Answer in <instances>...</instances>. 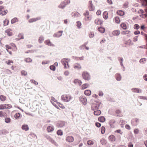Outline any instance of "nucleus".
<instances>
[{
  "label": "nucleus",
  "mask_w": 147,
  "mask_h": 147,
  "mask_svg": "<svg viewBox=\"0 0 147 147\" xmlns=\"http://www.w3.org/2000/svg\"><path fill=\"white\" fill-rule=\"evenodd\" d=\"M61 100L64 102H68L73 100V97L70 94H64L61 96Z\"/></svg>",
  "instance_id": "obj_1"
},
{
  "label": "nucleus",
  "mask_w": 147,
  "mask_h": 147,
  "mask_svg": "<svg viewBox=\"0 0 147 147\" xmlns=\"http://www.w3.org/2000/svg\"><path fill=\"white\" fill-rule=\"evenodd\" d=\"M82 76L83 78L85 80L88 81L90 79V75L87 71H83L82 73Z\"/></svg>",
  "instance_id": "obj_2"
},
{
  "label": "nucleus",
  "mask_w": 147,
  "mask_h": 147,
  "mask_svg": "<svg viewBox=\"0 0 147 147\" xmlns=\"http://www.w3.org/2000/svg\"><path fill=\"white\" fill-rule=\"evenodd\" d=\"M61 63L63 65H64V68L67 69L69 67L68 62L70 61V60L68 58H63L61 60Z\"/></svg>",
  "instance_id": "obj_3"
},
{
  "label": "nucleus",
  "mask_w": 147,
  "mask_h": 147,
  "mask_svg": "<svg viewBox=\"0 0 147 147\" xmlns=\"http://www.w3.org/2000/svg\"><path fill=\"white\" fill-rule=\"evenodd\" d=\"M100 104V102H96V103L92 104L91 107V109L93 111L98 109Z\"/></svg>",
  "instance_id": "obj_4"
},
{
  "label": "nucleus",
  "mask_w": 147,
  "mask_h": 147,
  "mask_svg": "<svg viewBox=\"0 0 147 147\" xmlns=\"http://www.w3.org/2000/svg\"><path fill=\"white\" fill-rule=\"evenodd\" d=\"M79 100L84 105L87 104V99L86 97L83 96H81L79 98Z\"/></svg>",
  "instance_id": "obj_5"
},
{
  "label": "nucleus",
  "mask_w": 147,
  "mask_h": 147,
  "mask_svg": "<svg viewBox=\"0 0 147 147\" xmlns=\"http://www.w3.org/2000/svg\"><path fill=\"white\" fill-rule=\"evenodd\" d=\"M63 32V31H59L57 33L54 34L53 36L55 38H59L62 35Z\"/></svg>",
  "instance_id": "obj_6"
},
{
  "label": "nucleus",
  "mask_w": 147,
  "mask_h": 147,
  "mask_svg": "<svg viewBox=\"0 0 147 147\" xmlns=\"http://www.w3.org/2000/svg\"><path fill=\"white\" fill-rule=\"evenodd\" d=\"M65 122L63 121H59L57 124V127H62L65 126Z\"/></svg>",
  "instance_id": "obj_7"
},
{
  "label": "nucleus",
  "mask_w": 147,
  "mask_h": 147,
  "mask_svg": "<svg viewBox=\"0 0 147 147\" xmlns=\"http://www.w3.org/2000/svg\"><path fill=\"white\" fill-rule=\"evenodd\" d=\"M131 91L134 93H139L142 92V90L138 88H133L131 89Z\"/></svg>",
  "instance_id": "obj_8"
},
{
  "label": "nucleus",
  "mask_w": 147,
  "mask_h": 147,
  "mask_svg": "<svg viewBox=\"0 0 147 147\" xmlns=\"http://www.w3.org/2000/svg\"><path fill=\"white\" fill-rule=\"evenodd\" d=\"M74 67L75 69L77 70L80 69L82 68L81 65L79 63H75L74 65Z\"/></svg>",
  "instance_id": "obj_9"
},
{
  "label": "nucleus",
  "mask_w": 147,
  "mask_h": 147,
  "mask_svg": "<svg viewBox=\"0 0 147 147\" xmlns=\"http://www.w3.org/2000/svg\"><path fill=\"white\" fill-rule=\"evenodd\" d=\"M74 140V137L71 136H67L66 139V141L69 142H72Z\"/></svg>",
  "instance_id": "obj_10"
},
{
  "label": "nucleus",
  "mask_w": 147,
  "mask_h": 147,
  "mask_svg": "<svg viewBox=\"0 0 147 147\" xmlns=\"http://www.w3.org/2000/svg\"><path fill=\"white\" fill-rule=\"evenodd\" d=\"M139 122V119H138L135 118L133 120L131 121V123L134 125H136Z\"/></svg>",
  "instance_id": "obj_11"
},
{
  "label": "nucleus",
  "mask_w": 147,
  "mask_h": 147,
  "mask_svg": "<svg viewBox=\"0 0 147 147\" xmlns=\"http://www.w3.org/2000/svg\"><path fill=\"white\" fill-rule=\"evenodd\" d=\"M45 43L46 45L49 46L54 47L55 46L49 40H46L45 42Z\"/></svg>",
  "instance_id": "obj_12"
},
{
  "label": "nucleus",
  "mask_w": 147,
  "mask_h": 147,
  "mask_svg": "<svg viewBox=\"0 0 147 147\" xmlns=\"http://www.w3.org/2000/svg\"><path fill=\"white\" fill-rule=\"evenodd\" d=\"M102 22L103 21L98 18L96 19L94 21L95 23L97 25H101Z\"/></svg>",
  "instance_id": "obj_13"
},
{
  "label": "nucleus",
  "mask_w": 147,
  "mask_h": 147,
  "mask_svg": "<svg viewBox=\"0 0 147 147\" xmlns=\"http://www.w3.org/2000/svg\"><path fill=\"white\" fill-rule=\"evenodd\" d=\"M5 32L9 36H11L13 34L12 30L11 29L9 28L5 31Z\"/></svg>",
  "instance_id": "obj_14"
},
{
  "label": "nucleus",
  "mask_w": 147,
  "mask_h": 147,
  "mask_svg": "<svg viewBox=\"0 0 147 147\" xmlns=\"http://www.w3.org/2000/svg\"><path fill=\"white\" fill-rule=\"evenodd\" d=\"M125 44L129 46L132 45H134V43L132 42V41L130 39L128 40L127 41L125 42Z\"/></svg>",
  "instance_id": "obj_15"
},
{
  "label": "nucleus",
  "mask_w": 147,
  "mask_h": 147,
  "mask_svg": "<svg viewBox=\"0 0 147 147\" xmlns=\"http://www.w3.org/2000/svg\"><path fill=\"white\" fill-rule=\"evenodd\" d=\"M74 83L76 84H78L80 86H81L82 83L81 80H79L78 79H75L74 81Z\"/></svg>",
  "instance_id": "obj_16"
},
{
  "label": "nucleus",
  "mask_w": 147,
  "mask_h": 147,
  "mask_svg": "<svg viewBox=\"0 0 147 147\" xmlns=\"http://www.w3.org/2000/svg\"><path fill=\"white\" fill-rule=\"evenodd\" d=\"M54 129V128L53 126H48L47 129V131L49 132H51L53 131Z\"/></svg>",
  "instance_id": "obj_17"
},
{
  "label": "nucleus",
  "mask_w": 147,
  "mask_h": 147,
  "mask_svg": "<svg viewBox=\"0 0 147 147\" xmlns=\"http://www.w3.org/2000/svg\"><path fill=\"white\" fill-rule=\"evenodd\" d=\"M109 139L111 142H114L116 140L115 137L113 135H110L108 138Z\"/></svg>",
  "instance_id": "obj_18"
},
{
  "label": "nucleus",
  "mask_w": 147,
  "mask_h": 147,
  "mask_svg": "<svg viewBox=\"0 0 147 147\" xmlns=\"http://www.w3.org/2000/svg\"><path fill=\"white\" fill-rule=\"evenodd\" d=\"M115 77L116 80L118 81H120L121 79V76L120 74H116L115 75Z\"/></svg>",
  "instance_id": "obj_19"
},
{
  "label": "nucleus",
  "mask_w": 147,
  "mask_h": 147,
  "mask_svg": "<svg viewBox=\"0 0 147 147\" xmlns=\"http://www.w3.org/2000/svg\"><path fill=\"white\" fill-rule=\"evenodd\" d=\"M89 86V85L87 83L83 84L81 86V88L82 90H84L88 88Z\"/></svg>",
  "instance_id": "obj_20"
},
{
  "label": "nucleus",
  "mask_w": 147,
  "mask_h": 147,
  "mask_svg": "<svg viewBox=\"0 0 147 147\" xmlns=\"http://www.w3.org/2000/svg\"><path fill=\"white\" fill-rule=\"evenodd\" d=\"M65 7L66 6L63 1L61 2L58 6L59 8L61 9H64Z\"/></svg>",
  "instance_id": "obj_21"
},
{
  "label": "nucleus",
  "mask_w": 147,
  "mask_h": 147,
  "mask_svg": "<svg viewBox=\"0 0 147 147\" xmlns=\"http://www.w3.org/2000/svg\"><path fill=\"white\" fill-rule=\"evenodd\" d=\"M7 115L6 113L3 111H0V117H5L7 116Z\"/></svg>",
  "instance_id": "obj_22"
},
{
  "label": "nucleus",
  "mask_w": 147,
  "mask_h": 147,
  "mask_svg": "<svg viewBox=\"0 0 147 147\" xmlns=\"http://www.w3.org/2000/svg\"><path fill=\"white\" fill-rule=\"evenodd\" d=\"M98 30L101 33H103L105 32V29L104 27H100L98 28Z\"/></svg>",
  "instance_id": "obj_23"
},
{
  "label": "nucleus",
  "mask_w": 147,
  "mask_h": 147,
  "mask_svg": "<svg viewBox=\"0 0 147 147\" xmlns=\"http://www.w3.org/2000/svg\"><path fill=\"white\" fill-rule=\"evenodd\" d=\"M120 33V31L118 30H114L112 32V34L114 36H118Z\"/></svg>",
  "instance_id": "obj_24"
},
{
  "label": "nucleus",
  "mask_w": 147,
  "mask_h": 147,
  "mask_svg": "<svg viewBox=\"0 0 147 147\" xmlns=\"http://www.w3.org/2000/svg\"><path fill=\"white\" fill-rule=\"evenodd\" d=\"M91 92L90 90H87L85 91L84 94L87 96H89L91 94Z\"/></svg>",
  "instance_id": "obj_25"
},
{
  "label": "nucleus",
  "mask_w": 147,
  "mask_h": 147,
  "mask_svg": "<svg viewBox=\"0 0 147 147\" xmlns=\"http://www.w3.org/2000/svg\"><path fill=\"white\" fill-rule=\"evenodd\" d=\"M22 129L26 131H27L29 129V127L27 125H24L22 126Z\"/></svg>",
  "instance_id": "obj_26"
},
{
  "label": "nucleus",
  "mask_w": 147,
  "mask_h": 147,
  "mask_svg": "<svg viewBox=\"0 0 147 147\" xmlns=\"http://www.w3.org/2000/svg\"><path fill=\"white\" fill-rule=\"evenodd\" d=\"M99 121L101 122H104L105 121V118L103 116H101L98 118Z\"/></svg>",
  "instance_id": "obj_27"
},
{
  "label": "nucleus",
  "mask_w": 147,
  "mask_h": 147,
  "mask_svg": "<svg viewBox=\"0 0 147 147\" xmlns=\"http://www.w3.org/2000/svg\"><path fill=\"white\" fill-rule=\"evenodd\" d=\"M50 142L56 146L57 147L59 146L58 144H57V143L53 138Z\"/></svg>",
  "instance_id": "obj_28"
},
{
  "label": "nucleus",
  "mask_w": 147,
  "mask_h": 147,
  "mask_svg": "<svg viewBox=\"0 0 147 147\" xmlns=\"http://www.w3.org/2000/svg\"><path fill=\"white\" fill-rule=\"evenodd\" d=\"M88 8L89 9L90 11H94L95 9V7L93 5H89Z\"/></svg>",
  "instance_id": "obj_29"
},
{
  "label": "nucleus",
  "mask_w": 147,
  "mask_h": 147,
  "mask_svg": "<svg viewBox=\"0 0 147 147\" xmlns=\"http://www.w3.org/2000/svg\"><path fill=\"white\" fill-rule=\"evenodd\" d=\"M103 18L105 20L107 19L108 17V13L107 11H105L103 12Z\"/></svg>",
  "instance_id": "obj_30"
},
{
  "label": "nucleus",
  "mask_w": 147,
  "mask_h": 147,
  "mask_svg": "<svg viewBox=\"0 0 147 147\" xmlns=\"http://www.w3.org/2000/svg\"><path fill=\"white\" fill-rule=\"evenodd\" d=\"M94 114L96 115H99L101 113V111L100 110H97L94 111Z\"/></svg>",
  "instance_id": "obj_31"
},
{
  "label": "nucleus",
  "mask_w": 147,
  "mask_h": 147,
  "mask_svg": "<svg viewBox=\"0 0 147 147\" xmlns=\"http://www.w3.org/2000/svg\"><path fill=\"white\" fill-rule=\"evenodd\" d=\"M6 99V97L5 96L3 95H1L0 96V100L2 101H5Z\"/></svg>",
  "instance_id": "obj_32"
},
{
  "label": "nucleus",
  "mask_w": 147,
  "mask_h": 147,
  "mask_svg": "<svg viewBox=\"0 0 147 147\" xmlns=\"http://www.w3.org/2000/svg\"><path fill=\"white\" fill-rule=\"evenodd\" d=\"M117 13L121 16H123L124 15V12L122 10L118 11H117Z\"/></svg>",
  "instance_id": "obj_33"
},
{
  "label": "nucleus",
  "mask_w": 147,
  "mask_h": 147,
  "mask_svg": "<svg viewBox=\"0 0 147 147\" xmlns=\"http://www.w3.org/2000/svg\"><path fill=\"white\" fill-rule=\"evenodd\" d=\"M44 40V37L42 36H41L39 38L38 42L39 43H42Z\"/></svg>",
  "instance_id": "obj_34"
},
{
  "label": "nucleus",
  "mask_w": 147,
  "mask_h": 147,
  "mask_svg": "<svg viewBox=\"0 0 147 147\" xmlns=\"http://www.w3.org/2000/svg\"><path fill=\"white\" fill-rule=\"evenodd\" d=\"M100 142L102 145H105L107 143V141L104 138L101 139L100 140Z\"/></svg>",
  "instance_id": "obj_35"
},
{
  "label": "nucleus",
  "mask_w": 147,
  "mask_h": 147,
  "mask_svg": "<svg viewBox=\"0 0 147 147\" xmlns=\"http://www.w3.org/2000/svg\"><path fill=\"white\" fill-rule=\"evenodd\" d=\"M77 26L78 29H80L81 28L82 24L79 21H77L76 22Z\"/></svg>",
  "instance_id": "obj_36"
},
{
  "label": "nucleus",
  "mask_w": 147,
  "mask_h": 147,
  "mask_svg": "<svg viewBox=\"0 0 147 147\" xmlns=\"http://www.w3.org/2000/svg\"><path fill=\"white\" fill-rule=\"evenodd\" d=\"M73 14V16H74L75 17H78L80 16V14L78 12H74Z\"/></svg>",
  "instance_id": "obj_37"
},
{
  "label": "nucleus",
  "mask_w": 147,
  "mask_h": 147,
  "mask_svg": "<svg viewBox=\"0 0 147 147\" xmlns=\"http://www.w3.org/2000/svg\"><path fill=\"white\" fill-rule=\"evenodd\" d=\"M7 10H5L3 11H1L0 13V14L1 16H4L7 13Z\"/></svg>",
  "instance_id": "obj_38"
},
{
  "label": "nucleus",
  "mask_w": 147,
  "mask_h": 147,
  "mask_svg": "<svg viewBox=\"0 0 147 147\" xmlns=\"http://www.w3.org/2000/svg\"><path fill=\"white\" fill-rule=\"evenodd\" d=\"M18 19L16 18H15L12 19L11 20V24H14L17 22H18Z\"/></svg>",
  "instance_id": "obj_39"
},
{
  "label": "nucleus",
  "mask_w": 147,
  "mask_h": 147,
  "mask_svg": "<svg viewBox=\"0 0 147 147\" xmlns=\"http://www.w3.org/2000/svg\"><path fill=\"white\" fill-rule=\"evenodd\" d=\"M115 22L117 24H119L120 22L119 18L118 17H116L115 18Z\"/></svg>",
  "instance_id": "obj_40"
},
{
  "label": "nucleus",
  "mask_w": 147,
  "mask_h": 147,
  "mask_svg": "<svg viewBox=\"0 0 147 147\" xmlns=\"http://www.w3.org/2000/svg\"><path fill=\"white\" fill-rule=\"evenodd\" d=\"M21 73L22 76H26L27 75V72L24 70H22L21 72Z\"/></svg>",
  "instance_id": "obj_41"
},
{
  "label": "nucleus",
  "mask_w": 147,
  "mask_h": 147,
  "mask_svg": "<svg viewBox=\"0 0 147 147\" xmlns=\"http://www.w3.org/2000/svg\"><path fill=\"white\" fill-rule=\"evenodd\" d=\"M146 58H142L140 60V63L144 64L145 63V62L146 61Z\"/></svg>",
  "instance_id": "obj_42"
},
{
  "label": "nucleus",
  "mask_w": 147,
  "mask_h": 147,
  "mask_svg": "<svg viewBox=\"0 0 147 147\" xmlns=\"http://www.w3.org/2000/svg\"><path fill=\"white\" fill-rule=\"evenodd\" d=\"M121 26L123 29H127L126 25L125 23H122L121 24Z\"/></svg>",
  "instance_id": "obj_43"
},
{
  "label": "nucleus",
  "mask_w": 147,
  "mask_h": 147,
  "mask_svg": "<svg viewBox=\"0 0 147 147\" xmlns=\"http://www.w3.org/2000/svg\"><path fill=\"white\" fill-rule=\"evenodd\" d=\"M9 21L8 20L5 19V20H4L3 22L4 23V26H6L8 25Z\"/></svg>",
  "instance_id": "obj_44"
},
{
  "label": "nucleus",
  "mask_w": 147,
  "mask_h": 147,
  "mask_svg": "<svg viewBox=\"0 0 147 147\" xmlns=\"http://www.w3.org/2000/svg\"><path fill=\"white\" fill-rule=\"evenodd\" d=\"M11 121V119L10 118L6 117L5 119V122L7 123H9Z\"/></svg>",
  "instance_id": "obj_45"
},
{
  "label": "nucleus",
  "mask_w": 147,
  "mask_h": 147,
  "mask_svg": "<svg viewBox=\"0 0 147 147\" xmlns=\"http://www.w3.org/2000/svg\"><path fill=\"white\" fill-rule=\"evenodd\" d=\"M128 4L129 3L128 2H125L123 5V8H127L128 7Z\"/></svg>",
  "instance_id": "obj_46"
},
{
  "label": "nucleus",
  "mask_w": 147,
  "mask_h": 147,
  "mask_svg": "<svg viewBox=\"0 0 147 147\" xmlns=\"http://www.w3.org/2000/svg\"><path fill=\"white\" fill-rule=\"evenodd\" d=\"M57 134L59 136H62L63 135V131L61 130H59L57 131Z\"/></svg>",
  "instance_id": "obj_47"
},
{
  "label": "nucleus",
  "mask_w": 147,
  "mask_h": 147,
  "mask_svg": "<svg viewBox=\"0 0 147 147\" xmlns=\"http://www.w3.org/2000/svg\"><path fill=\"white\" fill-rule=\"evenodd\" d=\"M65 5L66 6V5L70 3V0H65L63 1Z\"/></svg>",
  "instance_id": "obj_48"
},
{
  "label": "nucleus",
  "mask_w": 147,
  "mask_h": 147,
  "mask_svg": "<svg viewBox=\"0 0 147 147\" xmlns=\"http://www.w3.org/2000/svg\"><path fill=\"white\" fill-rule=\"evenodd\" d=\"M20 113H17L15 114L14 117L16 119H17L19 118V117H20Z\"/></svg>",
  "instance_id": "obj_49"
},
{
  "label": "nucleus",
  "mask_w": 147,
  "mask_h": 147,
  "mask_svg": "<svg viewBox=\"0 0 147 147\" xmlns=\"http://www.w3.org/2000/svg\"><path fill=\"white\" fill-rule=\"evenodd\" d=\"M18 38L19 40L24 39L23 35L21 34H20L18 35Z\"/></svg>",
  "instance_id": "obj_50"
},
{
  "label": "nucleus",
  "mask_w": 147,
  "mask_h": 147,
  "mask_svg": "<svg viewBox=\"0 0 147 147\" xmlns=\"http://www.w3.org/2000/svg\"><path fill=\"white\" fill-rule=\"evenodd\" d=\"M5 106V104L0 105V110H2L4 109H5L6 107Z\"/></svg>",
  "instance_id": "obj_51"
},
{
  "label": "nucleus",
  "mask_w": 147,
  "mask_h": 147,
  "mask_svg": "<svg viewBox=\"0 0 147 147\" xmlns=\"http://www.w3.org/2000/svg\"><path fill=\"white\" fill-rule=\"evenodd\" d=\"M6 49L7 51L9 50V49H11V47L9 45H7L5 46Z\"/></svg>",
  "instance_id": "obj_52"
},
{
  "label": "nucleus",
  "mask_w": 147,
  "mask_h": 147,
  "mask_svg": "<svg viewBox=\"0 0 147 147\" xmlns=\"http://www.w3.org/2000/svg\"><path fill=\"white\" fill-rule=\"evenodd\" d=\"M50 69L51 70H52L53 71H54L55 70V66L54 65H51L50 66Z\"/></svg>",
  "instance_id": "obj_53"
},
{
  "label": "nucleus",
  "mask_w": 147,
  "mask_h": 147,
  "mask_svg": "<svg viewBox=\"0 0 147 147\" xmlns=\"http://www.w3.org/2000/svg\"><path fill=\"white\" fill-rule=\"evenodd\" d=\"M6 108L5 109H10L12 107L11 105L9 104H5Z\"/></svg>",
  "instance_id": "obj_54"
},
{
  "label": "nucleus",
  "mask_w": 147,
  "mask_h": 147,
  "mask_svg": "<svg viewBox=\"0 0 147 147\" xmlns=\"http://www.w3.org/2000/svg\"><path fill=\"white\" fill-rule=\"evenodd\" d=\"M10 45L12 46V47H13V49L14 51H16L17 49V48L15 46V45L13 43H11L10 44Z\"/></svg>",
  "instance_id": "obj_55"
},
{
  "label": "nucleus",
  "mask_w": 147,
  "mask_h": 147,
  "mask_svg": "<svg viewBox=\"0 0 147 147\" xmlns=\"http://www.w3.org/2000/svg\"><path fill=\"white\" fill-rule=\"evenodd\" d=\"M134 28L135 29L138 30L140 28V26L138 24H135Z\"/></svg>",
  "instance_id": "obj_56"
},
{
  "label": "nucleus",
  "mask_w": 147,
  "mask_h": 147,
  "mask_svg": "<svg viewBox=\"0 0 147 147\" xmlns=\"http://www.w3.org/2000/svg\"><path fill=\"white\" fill-rule=\"evenodd\" d=\"M94 33L93 32H90L89 34V37L90 38H93L94 36Z\"/></svg>",
  "instance_id": "obj_57"
},
{
  "label": "nucleus",
  "mask_w": 147,
  "mask_h": 147,
  "mask_svg": "<svg viewBox=\"0 0 147 147\" xmlns=\"http://www.w3.org/2000/svg\"><path fill=\"white\" fill-rule=\"evenodd\" d=\"M5 63L7 65H10L11 63H13V61L12 60H8L5 61Z\"/></svg>",
  "instance_id": "obj_58"
},
{
  "label": "nucleus",
  "mask_w": 147,
  "mask_h": 147,
  "mask_svg": "<svg viewBox=\"0 0 147 147\" xmlns=\"http://www.w3.org/2000/svg\"><path fill=\"white\" fill-rule=\"evenodd\" d=\"M87 144L89 145H92L94 144V142L93 141L90 140L88 141Z\"/></svg>",
  "instance_id": "obj_59"
},
{
  "label": "nucleus",
  "mask_w": 147,
  "mask_h": 147,
  "mask_svg": "<svg viewBox=\"0 0 147 147\" xmlns=\"http://www.w3.org/2000/svg\"><path fill=\"white\" fill-rule=\"evenodd\" d=\"M115 133H118L120 134L121 135H122L123 132L122 131H121V130L120 129H118L117 130H116L115 131Z\"/></svg>",
  "instance_id": "obj_60"
},
{
  "label": "nucleus",
  "mask_w": 147,
  "mask_h": 147,
  "mask_svg": "<svg viewBox=\"0 0 147 147\" xmlns=\"http://www.w3.org/2000/svg\"><path fill=\"white\" fill-rule=\"evenodd\" d=\"M36 18H32L30 19L29 20V22L30 23L32 22L36 21Z\"/></svg>",
  "instance_id": "obj_61"
},
{
  "label": "nucleus",
  "mask_w": 147,
  "mask_h": 147,
  "mask_svg": "<svg viewBox=\"0 0 147 147\" xmlns=\"http://www.w3.org/2000/svg\"><path fill=\"white\" fill-rule=\"evenodd\" d=\"M25 61L27 62H30L32 61V60L30 58H27L25 59Z\"/></svg>",
  "instance_id": "obj_62"
},
{
  "label": "nucleus",
  "mask_w": 147,
  "mask_h": 147,
  "mask_svg": "<svg viewBox=\"0 0 147 147\" xmlns=\"http://www.w3.org/2000/svg\"><path fill=\"white\" fill-rule=\"evenodd\" d=\"M130 32L129 30H127L125 31H123L122 32V34H128L130 33Z\"/></svg>",
  "instance_id": "obj_63"
},
{
  "label": "nucleus",
  "mask_w": 147,
  "mask_h": 147,
  "mask_svg": "<svg viewBox=\"0 0 147 147\" xmlns=\"http://www.w3.org/2000/svg\"><path fill=\"white\" fill-rule=\"evenodd\" d=\"M115 122V121L114 120H111L109 121V124H114Z\"/></svg>",
  "instance_id": "obj_64"
}]
</instances>
